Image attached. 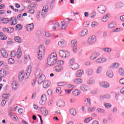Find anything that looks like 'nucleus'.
<instances>
[{"mask_svg": "<svg viewBox=\"0 0 124 124\" xmlns=\"http://www.w3.org/2000/svg\"><path fill=\"white\" fill-rule=\"evenodd\" d=\"M5 103H6V101L5 100H3L1 101V104L2 106H4V105H5Z\"/></svg>", "mask_w": 124, "mask_h": 124, "instance_id": "64", "label": "nucleus"}, {"mask_svg": "<svg viewBox=\"0 0 124 124\" xmlns=\"http://www.w3.org/2000/svg\"><path fill=\"white\" fill-rule=\"evenodd\" d=\"M58 64H60V65H63L64 64V62L62 60H59L58 61Z\"/></svg>", "mask_w": 124, "mask_h": 124, "instance_id": "53", "label": "nucleus"}, {"mask_svg": "<svg viewBox=\"0 0 124 124\" xmlns=\"http://www.w3.org/2000/svg\"><path fill=\"white\" fill-rule=\"evenodd\" d=\"M96 41V37L94 35L90 36L87 41L88 44H93Z\"/></svg>", "mask_w": 124, "mask_h": 124, "instance_id": "6", "label": "nucleus"}, {"mask_svg": "<svg viewBox=\"0 0 124 124\" xmlns=\"http://www.w3.org/2000/svg\"><path fill=\"white\" fill-rule=\"evenodd\" d=\"M28 73H25L23 71H20L18 75L19 81L22 82V81H23L24 79H27L28 77Z\"/></svg>", "mask_w": 124, "mask_h": 124, "instance_id": "4", "label": "nucleus"}, {"mask_svg": "<svg viewBox=\"0 0 124 124\" xmlns=\"http://www.w3.org/2000/svg\"><path fill=\"white\" fill-rule=\"evenodd\" d=\"M57 60V54L55 53H51L47 58V64L48 65H54Z\"/></svg>", "mask_w": 124, "mask_h": 124, "instance_id": "1", "label": "nucleus"}, {"mask_svg": "<svg viewBox=\"0 0 124 124\" xmlns=\"http://www.w3.org/2000/svg\"><path fill=\"white\" fill-rule=\"evenodd\" d=\"M100 53L96 51H93L91 53L90 59L92 60H95L97 59L98 57H99Z\"/></svg>", "mask_w": 124, "mask_h": 124, "instance_id": "7", "label": "nucleus"}, {"mask_svg": "<svg viewBox=\"0 0 124 124\" xmlns=\"http://www.w3.org/2000/svg\"><path fill=\"white\" fill-rule=\"evenodd\" d=\"M88 84L89 85H92L93 84H94V79H93V78H91L89 79V81H88Z\"/></svg>", "mask_w": 124, "mask_h": 124, "instance_id": "43", "label": "nucleus"}, {"mask_svg": "<svg viewBox=\"0 0 124 124\" xmlns=\"http://www.w3.org/2000/svg\"><path fill=\"white\" fill-rule=\"evenodd\" d=\"M13 31H14V28L12 27H9L8 28V32H9V33H12Z\"/></svg>", "mask_w": 124, "mask_h": 124, "instance_id": "46", "label": "nucleus"}, {"mask_svg": "<svg viewBox=\"0 0 124 124\" xmlns=\"http://www.w3.org/2000/svg\"><path fill=\"white\" fill-rule=\"evenodd\" d=\"M55 72H62L63 70V67L62 65H56L54 68Z\"/></svg>", "mask_w": 124, "mask_h": 124, "instance_id": "12", "label": "nucleus"}, {"mask_svg": "<svg viewBox=\"0 0 124 124\" xmlns=\"http://www.w3.org/2000/svg\"><path fill=\"white\" fill-rule=\"evenodd\" d=\"M82 74H84V71L82 70H79L77 71V72L76 74V75L77 77H81Z\"/></svg>", "mask_w": 124, "mask_h": 124, "instance_id": "27", "label": "nucleus"}, {"mask_svg": "<svg viewBox=\"0 0 124 124\" xmlns=\"http://www.w3.org/2000/svg\"><path fill=\"white\" fill-rule=\"evenodd\" d=\"M48 10V8H46V6H44L43 8L42 12V16H44L45 15V13L47 12Z\"/></svg>", "mask_w": 124, "mask_h": 124, "instance_id": "35", "label": "nucleus"}, {"mask_svg": "<svg viewBox=\"0 0 124 124\" xmlns=\"http://www.w3.org/2000/svg\"><path fill=\"white\" fill-rule=\"evenodd\" d=\"M46 101H47V96L45 94H43L41 97L40 103L41 105H45Z\"/></svg>", "mask_w": 124, "mask_h": 124, "instance_id": "10", "label": "nucleus"}, {"mask_svg": "<svg viewBox=\"0 0 124 124\" xmlns=\"http://www.w3.org/2000/svg\"><path fill=\"white\" fill-rule=\"evenodd\" d=\"M0 22L2 24H8V23H9V19H8L7 18H1Z\"/></svg>", "mask_w": 124, "mask_h": 124, "instance_id": "25", "label": "nucleus"}, {"mask_svg": "<svg viewBox=\"0 0 124 124\" xmlns=\"http://www.w3.org/2000/svg\"><path fill=\"white\" fill-rule=\"evenodd\" d=\"M16 28L17 31H20V30L22 29V25H21L20 24H17L16 26Z\"/></svg>", "mask_w": 124, "mask_h": 124, "instance_id": "55", "label": "nucleus"}, {"mask_svg": "<svg viewBox=\"0 0 124 124\" xmlns=\"http://www.w3.org/2000/svg\"><path fill=\"white\" fill-rule=\"evenodd\" d=\"M97 112H98V113H105V110H104V109H102V108H98L97 109Z\"/></svg>", "mask_w": 124, "mask_h": 124, "instance_id": "49", "label": "nucleus"}, {"mask_svg": "<svg viewBox=\"0 0 124 124\" xmlns=\"http://www.w3.org/2000/svg\"><path fill=\"white\" fill-rule=\"evenodd\" d=\"M85 102H86V104L88 105V106H91V99L89 98H86V99L85 100Z\"/></svg>", "mask_w": 124, "mask_h": 124, "instance_id": "44", "label": "nucleus"}, {"mask_svg": "<svg viewBox=\"0 0 124 124\" xmlns=\"http://www.w3.org/2000/svg\"><path fill=\"white\" fill-rule=\"evenodd\" d=\"M116 27V23L115 22H111L108 24V28L109 29H113Z\"/></svg>", "mask_w": 124, "mask_h": 124, "instance_id": "40", "label": "nucleus"}, {"mask_svg": "<svg viewBox=\"0 0 124 124\" xmlns=\"http://www.w3.org/2000/svg\"><path fill=\"white\" fill-rule=\"evenodd\" d=\"M100 86L102 87V88H105V89L107 88H109L110 87V85L109 83L106 81H102L100 83Z\"/></svg>", "mask_w": 124, "mask_h": 124, "instance_id": "13", "label": "nucleus"}, {"mask_svg": "<svg viewBox=\"0 0 124 124\" xmlns=\"http://www.w3.org/2000/svg\"><path fill=\"white\" fill-rule=\"evenodd\" d=\"M70 53L67 51H65L63 50H61L59 51V56L61 58H66V57H69Z\"/></svg>", "mask_w": 124, "mask_h": 124, "instance_id": "5", "label": "nucleus"}, {"mask_svg": "<svg viewBox=\"0 0 124 124\" xmlns=\"http://www.w3.org/2000/svg\"><path fill=\"white\" fill-rule=\"evenodd\" d=\"M26 29L27 31H31L32 30H33V28H34V25H33V24H30L27 25L26 26Z\"/></svg>", "mask_w": 124, "mask_h": 124, "instance_id": "16", "label": "nucleus"}, {"mask_svg": "<svg viewBox=\"0 0 124 124\" xmlns=\"http://www.w3.org/2000/svg\"><path fill=\"white\" fill-rule=\"evenodd\" d=\"M83 25H84V27H85V28H87L89 27V25H90V23L88 22H85Z\"/></svg>", "mask_w": 124, "mask_h": 124, "instance_id": "63", "label": "nucleus"}, {"mask_svg": "<svg viewBox=\"0 0 124 124\" xmlns=\"http://www.w3.org/2000/svg\"><path fill=\"white\" fill-rule=\"evenodd\" d=\"M109 18H110V15L109 14H107L106 16H104L102 18V22H104V23H106L108 20L109 19Z\"/></svg>", "mask_w": 124, "mask_h": 124, "instance_id": "21", "label": "nucleus"}, {"mask_svg": "<svg viewBox=\"0 0 124 124\" xmlns=\"http://www.w3.org/2000/svg\"><path fill=\"white\" fill-rule=\"evenodd\" d=\"M31 72V66H28L27 68V74L30 75V74Z\"/></svg>", "mask_w": 124, "mask_h": 124, "instance_id": "45", "label": "nucleus"}, {"mask_svg": "<svg viewBox=\"0 0 124 124\" xmlns=\"http://www.w3.org/2000/svg\"><path fill=\"white\" fill-rule=\"evenodd\" d=\"M70 113L72 116H75L76 114H77V111H76V109L75 108H71L69 110Z\"/></svg>", "mask_w": 124, "mask_h": 124, "instance_id": "29", "label": "nucleus"}, {"mask_svg": "<svg viewBox=\"0 0 124 124\" xmlns=\"http://www.w3.org/2000/svg\"><path fill=\"white\" fill-rule=\"evenodd\" d=\"M70 67H71V69L76 70V69H78L79 66L78 63H74V59H72L70 61Z\"/></svg>", "mask_w": 124, "mask_h": 124, "instance_id": "3", "label": "nucleus"}, {"mask_svg": "<svg viewBox=\"0 0 124 124\" xmlns=\"http://www.w3.org/2000/svg\"><path fill=\"white\" fill-rule=\"evenodd\" d=\"M119 73L122 76H124V70L123 69H120L119 71Z\"/></svg>", "mask_w": 124, "mask_h": 124, "instance_id": "51", "label": "nucleus"}, {"mask_svg": "<svg viewBox=\"0 0 124 124\" xmlns=\"http://www.w3.org/2000/svg\"><path fill=\"white\" fill-rule=\"evenodd\" d=\"M61 25L59 23V22H56L53 23V26H52V30H56L57 28H60Z\"/></svg>", "mask_w": 124, "mask_h": 124, "instance_id": "28", "label": "nucleus"}, {"mask_svg": "<svg viewBox=\"0 0 124 124\" xmlns=\"http://www.w3.org/2000/svg\"><path fill=\"white\" fill-rule=\"evenodd\" d=\"M16 56V52L15 51H12L11 52V57L12 58H14Z\"/></svg>", "mask_w": 124, "mask_h": 124, "instance_id": "58", "label": "nucleus"}, {"mask_svg": "<svg viewBox=\"0 0 124 124\" xmlns=\"http://www.w3.org/2000/svg\"><path fill=\"white\" fill-rule=\"evenodd\" d=\"M15 40L16 42H18V43H21L22 42V39L20 38V37H15Z\"/></svg>", "mask_w": 124, "mask_h": 124, "instance_id": "39", "label": "nucleus"}, {"mask_svg": "<svg viewBox=\"0 0 124 124\" xmlns=\"http://www.w3.org/2000/svg\"><path fill=\"white\" fill-rule=\"evenodd\" d=\"M80 89L81 91H83V92H86V91H87V86L84 85H81Z\"/></svg>", "mask_w": 124, "mask_h": 124, "instance_id": "48", "label": "nucleus"}, {"mask_svg": "<svg viewBox=\"0 0 124 124\" xmlns=\"http://www.w3.org/2000/svg\"><path fill=\"white\" fill-rule=\"evenodd\" d=\"M66 44V42L64 40H61V41L58 42V45L60 47H63L65 46Z\"/></svg>", "mask_w": 124, "mask_h": 124, "instance_id": "23", "label": "nucleus"}, {"mask_svg": "<svg viewBox=\"0 0 124 124\" xmlns=\"http://www.w3.org/2000/svg\"><path fill=\"white\" fill-rule=\"evenodd\" d=\"M8 62L9 64H14L15 60L13 58H9L8 60Z\"/></svg>", "mask_w": 124, "mask_h": 124, "instance_id": "37", "label": "nucleus"}, {"mask_svg": "<svg viewBox=\"0 0 124 124\" xmlns=\"http://www.w3.org/2000/svg\"><path fill=\"white\" fill-rule=\"evenodd\" d=\"M41 112L43 116H47L48 115V110L45 108H41Z\"/></svg>", "mask_w": 124, "mask_h": 124, "instance_id": "22", "label": "nucleus"}, {"mask_svg": "<svg viewBox=\"0 0 124 124\" xmlns=\"http://www.w3.org/2000/svg\"><path fill=\"white\" fill-rule=\"evenodd\" d=\"M107 75L108 76V77H109V78H112L113 76H114V74L111 71H108L107 72Z\"/></svg>", "mask_w": 124, "mask_h": 124, "instance_id": "33", "label": "nucleus"}, {"mask_svg": "<svg viewBox=\"0 0 124 124\" xmlns=\"http://www.w3.org/2000/svg\"><path fill=\"white\" fill-rule=\"evenodd\" d=\"M45 80V76L44 75H41L38 80V84H41L43 81Z\"/></svg>", "mask_w": 124, "mask_h": 124, "instance_id": "19", "label": "nucleus"}, {"mask_svg": "<svg viewBox=\"0 0 124 124\" xmlns=\"http://www.w3.org/2000/svg\"><path fill=\"white\" fill-rule=\"evenodd\" d=\"M104 51H105V52H107L108 53H110V52H111V51H112V49H111V48H103Z\"/></svg>", "mask_w": 124, "mask_h": 124, "instance_id": "54", "label": "nucleus"}, {"mask_svg": "<svg viewBox=\"0 0 124 124\" xmlns=\"http://www.w3.org/2000/svg\"><path fill=\"white\" fill-rule=\"evenodd\" d=\"M6 75H7L6 71L4 69H1L0 70V77L3 78V77H5Z\"/></svg>", "mask_w": 124, "mask_h": 124, "instance_id": "17", "label": "nucleus"}, {"mask_svg": "<svg viewBox=\"0 0 124 124\" xmlns=\"http://www.w3.org/2000/svg\"><path fill=\"white\" fill-rule=\"evenodd\" d=\"M21 57H22V50H21L20 47H18L16 52V58L20 59Z\"/></svg>", "mask_w": 124, "mask_h": 124, "instance_id": "20", "label": "nucleus"}, {"mask_svg": "<svg viewBox=\"0 0 124 124\" xmlns=\"http://www.w3.org/2000/svg\"><path fill=\"white\" fill-rule=\"evenodd\" d=\"M94 110H95V109L93 107L88 108V110L89 111V112H93Z\"/></svg>", "mask_w": 124, "mask_h": 124, "instance_id": "57", "label": "nucleus"}, {"mask_svg": "<svg viewBox=\"0 0 124 124\" xmlns=\"http://www.w3.org/2000/svg\"><path fill=\"white\" fill-rule=\"evenodd\" d=\"M107 61V59L105 58H99L96 60V62L97 63H102L103 62H105Z\"/></svg>", "mask_w": 124, "mask_h": 124, "instance_id": "18", "label": "nucleus"}, {"mask_svg": "<svg viewBox=\"0 0 124 124\" xmlns=\"http://www.w3.org/2000/svg\"><path fill=\"white\" fill-rule=\"evenodd\" d=\"M74 83L75 84H82V83H83V79H81V78H76L74 80Z\"/></svg>", "mask_w": 124, "mask_h": 124, "instance_id": "26", "label": "nucleus"}, {"mask_svg": "<svg viewBox=\"0 0 124 124\" xmlns=\"http://www.w3.org/2000/svg\"><path fill=\"white\" fill-rule=\"evenodd\" d=\"M80 93L79 90H75L73 91V94L74 95V96H78L79 94H80Z\"/></svg>", "mask_w": 124, "mask_h": 124, "instance_id": "32", "label": "nucleus"}, {"mask_svg": "<svg viewBox=\"0 0 124 124\" xmlns=\"http://www.w3.org/2000/svg\"><path fill=\"white\" fill-rule=\"evenodd\" d=\"M61 24H62V29L65 30L66 27H67V25L66 24V23H65L64 21H62L61 22Z\"/></svg>", "mask_w": 124, "mask_h": 124, "instance_id": "38", "label": "nucleus"}, {"mask_svg": "<svg viewBox=\"0 0 124 124\" xmlns=\"http://www.w3.org/2000/svg\"><path fill=\"white\" fill-rule=\"evenodd\" d=\"M27 13H29V14H33V13H34V10L33 9L29 10L27 12Z\"/></svg>", "mask_w": 124, "mask_h": 124, "instance_id": "56", "label": "nucleus"}, {"mask_svg": "<svg viewBox=\"0 0 124 124\" xmlns=\"http://www.w3.org/2000/svg\"><path fill=\"white\" fill-rule=\"evenodd\" d=\"M104 105L106 108H111L112 107V105L109 103H105Z\"/></svg>", "mask_w": 124, "mask_h": 124, "instance_id": "47", "label": "nucleus"}, {"mask_svg": "<svg viewBox=\"0 0 124 124\" xmlns=\"http://www.w3.org/2000/svg\"><path fill=\"white\" fill-rule=\"evenodd\" d=\"M102 98H105V99H110L111 98V95L109 94L103 95L101 96Z\"/></svg>", "mask_w": 124, "mask_h": 124, "instance_id": "34", "label": "nucleus"}, {"mask_svg": "<svg viewBox=\"0 0 124 124\" xmlns=\"http://www.w3.org/2000/svg\"><path fill=\"white\" fill-rule=\"evenodd\" d=\"M0 53L3 58H7V57H8V53H7V51H6V49L4 48H1L0 50Z\"/></svg>", "mask_w": 124, "mask_h": 124, "instance_id": "11", "label": "nucleus"}, {"mask_svg": "<svg viewBox=\"0 0 124 124\" xmlns=\"http://www.w3.org/2000/svg\"><path fill=\"white\" fill-rule=\"evenodd\" d=\"M17 82L16 81H13L12 84V88L13 90H17Z\"/></svg>", "mask_w": 124, "mask_h": 124, "instance_id": "30", "label": "nucleus"}, {"mask_svg": "<svg viewBox=\"0 0 124 124\" xmlns=\"http://www.w3.org/2000/svg\"><path fill=\"white\" fill-rule=\"evenodd\" d=\"M24 59L25 61H27V60H31V57H30V55H27L24 56Z\"/></svg>", "mask_w": 124, "mask_h": 124, "instance_id": "59", "label": "nucleus"}, {"mask_svg": "<svg viewBox=\"0 0 124 124\" xmlns=\"http://www.w3.org/2000/svg\"><path fill=\"white\" fill-rule=\"evenodd\" d=\"M88 30L87 29H85L83 30L80 34V36H85V35H87L88 34Z\"/></svg>", "mask_w": 124, "mask_h": 124, "instance_id": "31", "label": "nucleus"}, {"mask_svg": "<svg viewBox=\"0 0 124 124\" xmlns=\"http://www.w3.org/2000/svg\"><path fill=\"white\" fill-rule=\"evenodd\" d=\"M119 82L121 85H124V78L121 79Z\"/></svg>", "mask_w": 124, "mask_h": 124, "instance_id": "62", "label": "nucleus"}, {"mask_svg": "<svg viewBox=\"0 0 124 124\" xmlns=\"http://www.w3.org/2000/svg\"><path fill=\"white\" fill-rule=\"evenodd\" d=\"M98 11L101 14H104L106 12V7L104 5H100L98 7Z\"/></svg>", "mask_w": 124, "mask_h": 124, "instance_id": "9", "label": "nucleus"}, {"mask_svg": "<svg viewBox=\"0 0 124 124\" xmlns=\"http://www.w3.org/2000/svg\"><path fill=\"white\" fill-rule=\"evenodd\" d=\"M45 53V47L42 45H41L39 47L38 51L37 52V54L38 55V59L39 60H42V56L44 55Z\"/></svg>", "mask_w": 124, "mask_h": 124, "instance_id": "2", "label": "nucleus"}, {"mask_svg": "<svg viewBox=\"0 0 124 124\" xmlns=\"http://www.w3.org/2000/svg\"><path fill=\"white\" fill-rule=\"evenodd\" d=\"M9 22L11 26H15V25L18 23L17 19H16V17L15 16L12 17Z\"/></svg>", "mask_w": 124, "mask_h": 124, "instance_id": "8", "label": "nucleus"}, {"mask_svg": "<svg viewBox=\"0 0 124 124\" xmlns=\"http://www.w3.org/2000/svg\"><path fill=\"white\" fill-rule=\"evenodd\" d=\"M57 105L59 107H63L65 106V102L62 100H59L57 101Z\"/></svg>", "mask_w": 124, "mask_h": 124, "instance_id": "14", "label": "nucleus"}, {"mask_svg": "<svg viewBox=\"0 0 124 124\" xmlns=\"http://www.w3.org/2000/svg\"><path fill=\"white\" fill-rule=\"evenodd\" d=\"M37 79L35 78L31 81V84L32 86H34V85H35V83H36V81H37Z\"/></svg>", "mask_w": 124, "mask_h": 124, "instance_id": "50", "label": "nucleus"}, {"mask_svg": "<svg viewBox=\"0 0 124 124\" xmlns=\"http://www.w3.org/2000/svg\"><path fill=\"white\" fill-rule=\"evenodd\" d=\"M62 91V88L58 87L56 89V93H60Z\"/></svg>", "mask_w": 124, "mask_h": 124, "instance_id": "61", "label": "nucleus"}, {"mask_svg": "<svg viewBox=\"0 0 124 124\" xmlns=\"http://www.w3.org/2000/svg\"><path fill=\"white\" fill-rule=\"evenodd\" d=\"M0 40H6L7 36L5 35L2 32H0Z\"/></svg>", "mask_w": 124, "mask_h": 124, "instance_id": "24", "label": "nucleus"}, {"mask_svg": "<svg viewBox=\"0 0 124 124\" xmlns=\"http://www.w3.org/2000/svg\"><path fill=\"white\" fill-rule=\"evenodd\" d=\"M24 112V110L23 108H19L18 109V112L19 114H23V112Z\"/></svg>", "mask_w": 124, "mask_h": 124, "instance_id": "60", "label": "nucleus"}, {"mask_svg": "<svg viewBox=\"0 0 124 124\" xmlns=\"http://www.w3.org/2000/svg\"><path fill=\"white\" fill-rule=\"evenodd\" d=\"M50 86H51V82L49 80L45 81L43 84V87L44 89H48Z\"/></svg>", "mask_w": 124, "mask_h": 124, "instance_id": "15", "label": "nucleus"}, {"mask_svg": "<svg viewBox=\"0 0 124 124\" xmlns=\"http://www.w3.org/2000/svg\"><path fill=\"white\" fill-rule=\"evenodd\" d=\"M92 120H93V118L88 117L84 120V122L85 124H87V123H90V122H91V121H92Z\"/></svg>", "mask_w": 124, "mask_h": 124, "instance_id": "42", "label": "nucleus"}, {"mask_svg": "<svg viewBox=\"0 0 124 124\" xmlns=\"http://www.w3.org/2000/svg\"><path fill=\"white\" fill-rule=\"evenodd\" d=\"M71 45L72 47H75L77 46V40H73L71 41Z\"/></svg>", "mask_w": 124, "mask_h": 124, "instance_id": "36", "label": "nucleus"}, {"mask_svg": "<svg viewBox=\"0 0 124 124\" xmlns=\"http://www.w3.org/2000/svg\"><path fill=\"white\" fill-rule=\"evenodd\" d=\"M119 66H120V63H114L112 64V67H114L115 68L119 67Z\"/></svg>", "mask_w": 124, "mask_h": 124, "instance_id": "52", "label": "nucleus"}, {"mask_svg": "<svg viewBox=\"0 0 124 124\" xmlns=\"http://www.w3.org/2000/svg\"><path fill=\"white\" fill-rule=\"evenodd\" d=\"M42 72L41 71V70L40 69H37L35 72V75L36 76H39V75H42Z\"/></svg>", "mask_w": 124, "mask_h": 124, "instance_id": "41", "label": "nucleus"}]
</instances>
